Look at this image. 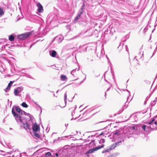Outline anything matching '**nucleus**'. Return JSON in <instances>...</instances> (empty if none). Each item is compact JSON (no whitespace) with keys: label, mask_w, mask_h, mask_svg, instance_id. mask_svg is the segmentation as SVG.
<instances>
[{"label":"nucleus","mask_w":157,"mask_h":157,"mask_svg":"<svg viewBox=\"0 0 157 157\" xmlns=\"http://www.w3.org/2000/svg\"><path fill=\"white\" fill-rule=\"evenodd\" d=\"M12 113L17 122L23 123L22 117L21 115L23 113H25L24 111L21 110L18 106H15L12 108Z\"/></svg>","instance_id":"nucleus-1"},{"label":"nucleus","mask_w":157,"mask_h":157,"mask_svg":"<svg viewBox=\"0 0 157 157\" xmlns=\"http://www.w3.org/2000/svg\"><path fill=\"white\" fill-rule=\"evenodd\" d=\"M141 127L144 131H149L151 129H157V121H155L154 119H153L148 123V125H144Z\"/></svg>","instance_id":"nucleus-2"},{"label":"nucleus","mask_w":157,"mask_h":157,"mask_svg":"<svg viewBox=\"0 0 157 157\" xmlns=\"http://www.w3.org/2000/svg\"><path fill=\"white\" fill-rule=\"evenodd\" d=\"M121 143V141H120L117 142L113 144H112L110 147H109L107 148L106 150H105L102 151V153H104L106 152H108L109 151L114 149L116 146L119 145Z\"/></svg>","instance_id":"nucleus-3"},{"label":"nucleus","mask_w":157,"mask_h":157,"mask_svg":"<svg viewBox=\"0 0 157 157\" xmlns=\"http://www.w3.org/2000/svg\"><path fill=\"white\" fill-rule=\"evenodd\" d=\"M104 146V145L102 144L101 146H98L95 148L89 150L86 152V154L87 155L89 154L92 153L94 151H97L98 149H99L103 147Z\"/></svg>","instance_id":"nucleus-4"},{"label":"nucleus","mask_w":157,"mask_h":157,"mask_svg":"<svg viewBox=\"0 0 157 157\" xmlns=\"http://www.w3.org/2000/svg\"><path fill=\"white\" fill-rule=\"evenodd\" d=\"M23 90V88L22 86L17 87L14 90V93L16 96L18 95V94L21 93Z\"/></svg>","instance_id":"nucleus-5"},{"label":"nucleus","mask_w":157,"mask_h":157,"mask_svg":"<svg viewBox=\"0 0 157 157\" xmlns=\"http://www.w3.org/2000/svg\"><path fill=\"white\" fill-rule=\"evenodd\" d=\"M38 8L37 10L38 12L41 13L43 12L44 9L43 7L40 3H38L36 4Z\"/></svg>","instance_id":"nucleus-6"},{"label":"nucleus","mask_w":157,"mask_h":157,"mask_svg":"<svg viewBox=\"0 0 157 157\" xmlns=\"http://www.w3.org/2000/svg\"><path fill=\"white\" fill-rule=\"evenodd\" d=\"M29 34L28 33H24L19 35L18 36V38L20 40H24L27 38L29 36Z\"/></svg>","instance_id":"nucleus-7"},{"label":"nucleus","mask_w":157,"mask_h":157,"mask_svg":"<svg viewBox=\"0 0 157 157\" xmlns=\"http://www.w3.org/2000/svg\"><path fill=\"white\" fill-rule=\"evenodd\" d=\"M33 130L34 131L37 132L40 130V126L36 123L33 124Z\"/></svg>","instance_id":"nucleus-8"},{"label":"nucleus","mask_w":157,"mask_h":157,"mask_svg":"<svg viewBox=\"0 0 157 157\" xmlns=\"http://www.w3.org/2000/svg\"><path fill=\"white\" fill-rule=\"evenodd\" d=\"M21 127H23V128L26 130H27V129H30L29 125L27 123H23L21 125Z\"/></svg>","instance_id":"nucleus-9"},{"label":"nucleus","mask_w":157,"mask_h":157,"mask_svg":"<svg viewBox=\"0 0 157 157\" xmlns=\"http://www.w3.org/2000/svg\"><path fill=\"white\" fill-rule=\"evenodd\" d=\"M49 54L52 57H55L57 53L54 50H52L49 52Z\"/></svg>","instance_id":"nucleus-10"},{"label":"nucleus","mask_w":157,"mask_h":157,"mask_svg":"<svg viewBox=\"0 0 157 157\" xmlns=\"http://www.w3.org/2000/svg\"><path fill=\"white\" fill-rule=\"evenodd\" d=\"M82 12H80L79 13H78L77 15L76 16V17L75 19V20L74 21V23H76L77 22V21L81 15L82 14Z\"/></svg>","instance_id":"nucleus-11"},{"label":"nucleus","mask_w":157,"mask_h":157,"mask_svg":"<svg viewBox=\"0 0 157 157\" xmlns=\"http://www.w3.org/2000/svg\"><path fill=\"white\" fill-rule=\"evenodd\" d=\"M56 38L58 43H60L63 39V37L61 35L57 36Z\"/></svg>","instance_id":"nucleus-12"},{"label":"nucleus","mask_w":157,"mask_h":157,"mask_svg":"<svg viewBox=\"0 0 157 157\" xmlns=\"http://www.w3.org/2000/svg\"><path fill=\"white\" fill-rule=\"evenodd\" d=\"M60 79L62 81H66L67 80V78L65 75H62L60 76Z\"/></svg>","instance_id":"nucleus-13"},{"label":"nucleus","mask_w":157,"mask_h":157,"mask_svg":"<svg viewBox=\"0 0 157 157\" xmlns=\"http://www.w3.org/2000/svg\"><path fill=\"white\" fill-rule=\"evenodd\" d=\"M79 70V68H78V69L76 68L75 69L73 70L72 71H71V74L73 75V76H74V73H75L76 71H78Z\"/></svg>","instance_id":"nucleus-14"},{"label":"nucleus","mask_w":157,"mask_h":157,"mask_svg":"<svg viewBox=\"0 0 157 157\" xmlns=\"http://www.w3.org/2000/svg\"><path fill=\"white\" fill-rule=\"evenodd\" d=\"M105 142V140L104 139H101L99 141V143L100 144H101V145H100V146L102 144H103H103Z\"/></svg>","instance_id":"nucleus-15"},{"label":"nucleus","mask_w":157,"mask_h":157,"mask_svg":"<svg viewBox=\"0 0 157 157\" xmlns=\"http://www.w3.org/2000/svg\"><path fill=\"white\" fill-rule=\"evenodd\" d=\"M21 105L24 107L27 108L28 107L27 104L25 102H23Z\"/></svg>","instance_id":"nucleus-16"},{"label":"nucleus","mask_w":157,"mask_h":157,"mask_svg":"<svg viewBox=\"0 0 157 157\" xmlns=\"http://www.w3.org/2000/svg\"><path fill=\"white\" fill-rule=\"evenodd\" d=\"M64 101L65 103V104H66V102H67V94L66 92L64 94Z\"/></svg>","instance_id":"nucleus-17"},{"label":"nucleus","mask_w":157,"mask_h":157,"mask_svg":"<svg viewBox=\"0 0 157 157\" xmlns=\"http://www.w3.org/2000/svg\"><path fill=\"white\" fill-rule=\"evenodd\" d=\"M14 38L13 36L11 35L9 37V40L11 41H13L14 40Z\"/></svg>","instance_id":"nucleus-18"},{"label":"nucleus","mask_w":157,"mask_h":157,"mask_svg":"<svg viewBox=\"0 0 157 157\" xmlns=\"http://www.w3.org/2000/svg\"><path fill=\"white\" fill-rule=\"evenodd\" d=\"M52 155L51 153L50 152H48L45 154V156L46 157H48Z\"/></svg>","instance_id":"nucleus-19"},{"label":"nucleus","mask_w":157,"mask_h":157,"mask_svg":"<svg viewBox=\"0 0 157 157\" xmlns=\"http://www.w3.org/2000/svg\"><path fill=\"white\" fill-rule=\"evenodd\" d=\"M3 14V10L0 8V17H1Z\"/></svg>","instance_id":"nucleus-20"},{"label":"nucleus","mask_w":157,"mask_h":157,"mask_svg":"<svg viewBox=\"0 0 157 157\" xmlns=\"http://www.w3.org/2000/svg\"><path fill=\"white\" fill-rule=\"evenodd\" d=\"M10 86H8L6 88V89L5 90V91L6 92H7L8 90H9L10 89Z\"/></svg>","instance_id":"nucleus-21"},{"label":"nucleus","mask_w":157,"mask_h":157,"mask_svg":"<svg viewBox=\"0 0 157 157\" xmlns=\"http://www.w3.org/2000/svg\"><path fill=\"white\" fill-rule=\"evenodd\" d=\"M34 103L38 107H39L40 110H41V112H42V108L39 105H38L36 102H34Z\"/></svg>","instance_id":"nucleus-22"},{"label":"nucleus","mask_w":157,"mask_h":157,"mask_svg":"<svg viewBox=\"0 0 157 157\" xmlns=\"http://www.w3.org/2000/svg\"><path fill=\"white\" fill-rule=\"evenodd\" d=\"M34 135L38 138H39L40 137V135L37 133H35L34 134Z\"/></svg>","instance_id":"nucleus-23"},{"label":"nucleus","mask_w":157,"mask_h":157,"mask_svg":"<svg viewBox=\"0 0 157 157\" xmlns=\"http://www.w3.org/2000/svg\"><path fill=\"white\" fill-rule=\"evenodd\" d=\"M13 83V82L10 81V82L8 84V86H10H10L12 85Z\"/></svg>","instance_id":"nucleus-24"},{"label":"nucleus","mask_w":157,"mask_h":157,"mask_svg":"<svg viewBox=\"0 0 157 157\" xmlns=\"http://www.w3.org/2000/svg\"><path fill=\"white\" fill-rule=\"evenodd\" d=\"M54 15H51V16H50L49 17V18H48L49 20H51L52 19V18H53V17H54Z\"/></svg>","instance_id":"nucleus-25"},{"label":"nucleus","mask_w":157,"mask_h":157,"mask_svg":"<svg viewBox=\"0 0 157 157\" xmlns=\"http://www.w3.org/2000/svg\"><path fill=\"white\" fill-rule=\"evenodd\" d=\"M155 4H157V0H155Z\"/></svg>","instance_id":"nucleus-26"},{"label":"nucleus","mask_w":157,"mask_h":157,"mask_svg":"<svg viewBox=\"0 0 157 157\" xmlns=\"http://www.w3.org/2000/svg\"><path fill=\"white\" fill-rule=\"evenodd\" d=\"M56 157H58V153H56Z\"/></svg>","instance_id":"nucleus-27"},{"label":"nucleus","mask_w":157,"mask_h":157,"mask_svg":"<svg viewBox=\"0 0 157 157\" xmlns=\"http://www.w3.org/2000/svg\"><path fill=\"white\" fill-rule=\"evenodd\" d=\"M132 128L133 129H135V128H134V127H132Z\"/></svg>","instance_id":"nucleus-28"},{"label":"nucleus","mask_w":157,"mask_h":157,"mask_svg":"<svg viewBox=\"0 0 157 157\" xmlns=\"http://www.w3.org/2000/svg\"><path fill=\"white\" fill-rule=\"evenodd\" d=\"M94 140H92L91 141V142H93V143H94Z\"/></svg>","instance_id":"nucleus-29"},{"label":"nucleus","mask_w":157,"mask_h":157,"mask_svg":"<svg viewBox=\"0 0 157 157\" xmlns=\"http://www.w3.org/2000/svg\"><path fill=\"white\" fill-rule=\"evenodd\" d=\"M103 133H101L99 135V136L102 135Z\"/></svg>","instance_id":"nucleus-30"},{"label":"nucleus","mask_w":157,"mask_h":157,"mask_svg":"<svg viewBox=\"0 0 157 157\" xmlns=\"http://www.w3.org/2000/svg\"><path fill=\"white\" fill-rule=\"evenodd\" d=\"M81 82H80L78 84V85H80V84H81Z\"/></svg>","instance_id":"nucleus-31"},{"label":"nucleus","mask_w":157,"mask_h":157,"mask_svg":"<svg viewBox=\"0 0 157 157\" xmlns=\"http://www.w3.org/2000/svg\"><path fill=\"white\" fill-rule=\"evenodd\" d=\"M82 5H83V6H84V3H83V4Z\"/></svg>","instance_id":"nucleus-32"},{"label":"nucleus","mask_w":157,"mask_h":157,"mask_svg":"<svg viewBox=\"0 0 157 157\" xmlns=\"http://www.w3.org/2000/svg\"><path fill=\"white\" fill-rule=\"evenodd\" d=\"M59 91V90H58L57 91V92H56V93H57Z\"/></svg>","instance_id":"nucleus-33"},{"label":"nucleus","mask_w":157,"mask_h":157,"mask_svg":"<svg viewBox=\"0 0 157 157\" xmlns=\"http://www.w3.org/2000/svg\"><path fill=\"white\" fill-rule=\"evenodd\" d=\"M68 125V124H67L66 125V124H65V126H67V125Z\"/></svg>","instance_id":"nucleus-34"},{"label":"nucleus","mask_w":157,"mask_h":157,"mask_svg":"<svg viewBox=\"0 0 157 157\" xmlns=\"http://www.w3.org/2000/svg\"><path fill=\"white\" fill-rule=\"evenodd\" d=\"M68 125V124H67L66 125V124H65V126H67V125Z\"/></svg>","instance_id":"nucleus-35"},{"label":"nucleus","mask_w":157,"mask_h":157,"mask_svg":"<svg viewBox=\"0 0 157 157\" xmlns=\"http://www.w3.org/2000/svg\"><path fill=\"white\" fill-rule=\"evenodd\" d=\"M68 125V124H67L66 125V124H65V126H67V125Z\"/></svg>","instance_id":"nucleus-36"},{"label":"nucleus","mask_w":157,"mask_h":157,"mask_svg":"<svg viewBox=\"0 0 157 157\" xmlns=\"http://www.w3.org/2000/svg\"><path fill=\"white\" fill-rule=\"evenodd\" d=\"M155 44H156V45H157V43H155Z\"/></svg>","instance_id":"nucleus-37"},{"label":"nucleus","mask_w":157,"mask_h":157,"mask_svg":"<svg viewBox=\"0 0 157 157\" xmlns=\"http://www.w3.org/2000/svg\"><path fill=\"white\" fill-rule=\"evenodd\" d=\"M86 51V49H85V50H84V51Z\"/></svg>","instance_id":"nucleus-38"},{"label":"nucleus","mask_w":157,"mask_h":157,"mask_svg":"<svg viewBox=\"0 0 157 157\" xmlns=\"http://www.w3.org/2000/svg\"><path fill=\"white\" fill-rule=\"evenodd\" d=\"M115 134H117V133H115Z\"/></svg>","instance_id":"nucleus-39"}]
</instances>
